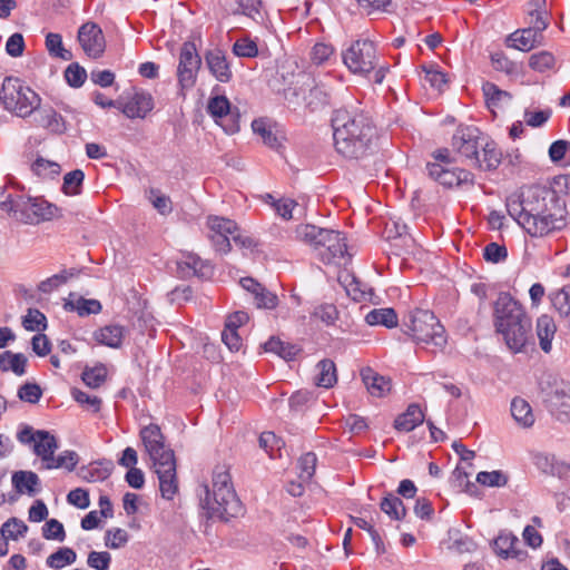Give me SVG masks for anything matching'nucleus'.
<instances>
[{"instance_id":"nucleus-1","label":"nucleus","mask_w":570,"mask_h":570,"mask_svg":"<svg viewBox=\"0 0 570 570\" xmlns=\"http://www.w3.org/2000/svg\"><path fill=\"white\" fill-rule=\"evenodd\" d=\"M508 214L531 237H546L568 225L566 202L546 186L532 185L508 196Z\"/></svg>"},{"instance_id":"nucleus-2","label":"nucleus","mask_w":570,"mask_h":570,"mask_svg":"<svg viewBox=\"0 0 570 570\" xmlns=\"http://www.w3.org/2000/svg\"><path fill=\"white\" fill-rule=\"evenodd\" d=\"M334 146L346 158L365 155L376 135L371 118L363 111L341 108L332 117Z\"/></svg>"},{"instance_id":"nucleus-3","label":"nucleus","mask_w":570,"mask_h":570,"mask_svg":"<svg viewBox=\"0 0 570 570\" xmlns=\"http://www.w3.org/2000/svg\"><path fill=\"white\" fill-rule=\"evenodd\" d=\"M200 505L209 519L228 521L242 514L243 505L234 490L228 465L214 468L210 485L202 487Z\"/></svg>"},{"instance_id":"nucleus-4","label":"nucleus","mask_w":570,"mask_h":570,"mask_svg":"<svg viewBox=\"0 0 570 570\" xmlns=\"http://www.w3.org/2000/svg\"><path fill=\"white\" fill-rule=\"evenodd\" d=\"M494 326L512 353L523 352L531 335V318L523 306L509 294H500L494 303Z\"/></svg>"},{"instance_id":"nucleus-5","label":"nucleus","mask_w":570,"mask_h":570,"mask_svg":"<svg viewBox=\"0 0 570 570\" xmlns=\"http://www.w3.org/2000/svg\"><path fill=\"white\" fill-rule=\"evenodd\" d=\"M140 438L154 463L161 497L166 500H173L178 491L174 451L165 445L164 435L157 424L142 428Z\"/></svg>"},{"instance_id":"nucleus-6","label":"nucleus","mask_w":570,"mask_h":570,"mask_svg":"<svg viewBox=\"0 0 570 570\" xmlns=\"http://www.w3.org/2000/svg\"><path fill=\"white\" fill-rule=\"evenodd\" d=\"M340 56L350 73L361 78H368L373 73L375 83H382L389 71V67L380 63L379 43L363 35L345 42Z\"/></svg>"},{"instance_id":"nucleus-7","label":"nucleus","mask_w":570,"mask_h":570,"mask_svg":"<svg viewBox=\"0 0 570 570\" xmlns=\"http://www.w3.org/2000/svg\"><path fill=\"white\" fill-rule=\"evenodd\" d=\"M295 239L311 246L316 256L325 264L340 265L350 259L346 237L338 230L320 228L315 225H298Z\"/></svg>"},{"instance_id":"nucleus-8","label":"nucleus","mask_w":570,"mask_h":570,"mask_svg":"<svg viewBox=\"0 0 570 570\" xmlns=\"http://www.w3.org/2000/svg\"><path fill=\"white\" fill-rule=\"evenodd\" d=\"M41 101V97L21 79L11 76L3 79L0 102L11 115L22 119L29 118Z\"/></svg>"},{"instance_id":"nucleus-9","label":"nucleus","mask_w":570,"mask_h":570,"mask_svg":"<svg viewBox=\"0 0 570 570\" xmlns=\"http://www.w3.org/2000/svg\"><path fill=\"white\" fill-rule=\"evenodd\" d=\"M404 326L416 343L432 346L433 351L442 350L446 344L445 330L431 311L417 308L410 312Z\"/></svg>"},{"instance_id":"nucleus-10","label":"nucleus","mask_w":570,"mask_h":570,"mask_svg":"<svg viewBox=\"0 0 570 570\" xmlns=\"http://www.w3.org/2000/svg\"><path fill=\"white\" fill-rule=\"evenodd\" d=\"M209 229V239L216 252L227 254L230 250V240L242 247H250L253 240L249 237L240 236L236 223L232 219L220 216H209L207 218Z\"/></svg>"},{"instance_id":"nucleus-11","label":"nucleus","mask_w":570,"mask_h":570,"mask_svg":"<svg viewBox=\"0 0 570 570\" xmlns=\"http://www.w3.org/2000/svg\"><path fill=\"white\" fill-rule=\"evenodd\" d=\"M17 440L21 444L32 446L33 453L41 459L45 469L59 448L55 435L45 430H35L30 425L20 428Z\"/></svg>"},{"instance_id":"nucleus-12","label":"nucleus","mask_w":570,"mask_h":570,"mask_svg":"<svg viewBox=\"0 0 570 570\" xmlns=\"http://www.w3.org/2000/svg\"><path fill=\"white\" fill-rule=\"evenodd\" d=\"M202 58L194 42L183 43L177 67V81L181 91L191 89L197 80Z\"/></svg>"},{"instance_id":"nucleus-13","label":"nucleus","mask_w":570,"mask_h":570,"mask_svg":"<svg viewBox=\"0 0 570 570\" xmlns=\"http://www.w3.org/2000/svg\"><path fill=\"white\" fill-rule=\"evenodd\" d=\"M480 140V130L476 127L460 126L452 137L451 146L462 157L471 161H479Z\"/></svg>"},{"instance_id":"nucleus-14","label":"nucleus","mask_w":570,"mask_h":570,"mask_svg":"<svg viewBox=\"0 0 570 570\" xmlns=\"http://www.w3.org/2000/svg\"><path fill=\"white\" fill-rule=\"evenodd\" d=\"M77 39L89 58L98 59L105 52V36L101 28L95 22L83 23L78 30Z\"/></svg>"},{"instance_id":"nucleus-15","label":"nucleus","mask_w":570,"mask_h":570,"mask_svg":"<svg viewBox=\"0 0 570 570\" xmlns=\"http://www.w3.org/2000/svg\"><path fill=\"white\" fill-rule=\"evenodd\" d=\"M55 206L41 198L22 197V205L17 220L24 224H37L49 220L53 216Z\"/></svg>"},{"instance_id":"nucleus-16","label":"nucleus","mask_w":570,"mask_h":570,"mask_svg":"<svg viewBox=\"0 0 570 570\" xmlns=\"http://www.w3.org/2000/svg\"><path fill=\"white\" fill-rule=\"evenodd\" d=\"M429 176L445 187H459L473 183V174L462 168H445L442 164H428Z\"/></svg>"},{"instance_id":"nucleus-17","label":"nucleus","mask_w":570,"mask_h":570,"mask_svg":"<svg viewBox=\"0 0 570 570\" xmlns=\"http://www.w3.org/2000/svg\"><path fill=\"white\" fill-rule=\"evenodd\" d=\"M33 126L53 135H62L67 130L65 118L50 105H41L35 109Z\"/></svg>"},{"instance_id":"nucleus-18","label":"nucleus","mask_w":570,"mask_h":570,"mask_svg":"<svg viewBox=\"0 0 570 570\" xmlns=\"http://www.w3.org/2000/svg\"><path fill=\"white\" fill-rule=\"evenodd\" d=\"M206 66L216 80L227 83L233 78V71L226 53L220 49L208 50L205 53Z\"/></svg>"},{"instance_id":"nucleus-19","label":"nucleus","mask_w":570,"mask_h":570,"mask_svg":"<svg viewBox=\"0 0 570 570\" xmlns=\"http://www.w3.org/2000/svg\"><path fill=\"white\" fill-rule=\"evenodd\" d=\"M493 550L502 559H522L524 552L520 549V540L512 532L503 530L493 540Z\"/></svg>"},{"instance_id":"nucleus-20","label":"nucleus","mask_w":570,"mask_h":570,"mask_svg":"<svg viewBox=\"0 0 570 570\" xmlns=\"http://www.w3.org/2000/svg\"><path fill=\"white\" fill-rule=\"evenodd\" d=\"M207 111L226 132L234 134L238 130V124L236 121H232L228 125H224L223 122L230 117V102L225 96L217 95L210 97L207 104Z\"/></svg>"},{"instance_id":"nucleus-21","label":"nucleus","mask_w":570,"mask_h":570,"mask_svg":"<svg viewBox=\"0 0 570 570\" xmlns=\"http://www.w3.org/2000/svg\"><path fill=\"white\" fill-rule=\"evenodd\" d=\"M154 108V99L150 94L141 91L134 96L122 106V114L130 118L144 119Z\"/></svg>"},{"instance_id":"nucleus-22","label":"nucleus","mask_w":570,"mask_h":570,"mask_svg":"<svg viewBox=\"0 0 570 570\" xmlns=\"http://www.w3.org/2000/svg\"><path fill=\"white\" fill-rule=\"evenodd\" d=\"M362 381L365 384L368 393L375 397H384L391 392V380L380 375L371 367L361 371Z\"/></svg>"},{"instance_id":"nucleus-23","label":"nucleus","mask_w":570,"mask_h":570,"mask_svg":"<svg viewBox=\"0 0 570 570\" xmlns=\"http://www.w3.org/2000/svg\"><path fill=\"white\" fill-rule=\"evenodd\" d=\"M126 335L124 326L117 324H109L98 328L94 333L95 341L111 348H119Z\"/></svg>"},{"instance_id":"nucleus-24","label":"nucleus","mask_w":570,"mask_h":570,"mask_svg":"<svg viewBox=\"0 0 570 570\" xmlns=\"http://www.w3.org/2000/svg\"><path fill=\"white\" fill-rule=\"evenodd\" d=\"M532 463L538 470L550 475H563L570 471V465L556 461L553 455L534 452L531 454Z\"/></svg>"},{"instance_id":"nucleus-25","label":"nucleus","mask_w":570,"mask_h":570,"mask_svg":"<svg viewBox=\"0 0 570 570\" xmlns=\"http://www.w3.org/2000/svg\"><path fill=\"white\" fill-rule=\"evenodd\" d=\"M425 415L419 404H410L394 421L397 431L411 432L424 422Z\"/></svg>"},{"instance_id":"nucleus-26","label":"nucleus","mask_w":570,"mask_h":570,"mask_svg":"<svg viewBox=\"0 0 570 570\" xmlns=\"http://www.w3.org/2000/svg\"><path fill=\"white\" fill-rule=\"evenodd\" d=\"M556 332L557 325L551 316L543 314L537 320V336L540 347L544 353H549L552 350Z\"/></svg>"},{"instance_id":"nucleus-27","label":"nucleus","mask_w":570,"mask_h":570,"mask_svg":"<svg viewBox=\"0 0 570 570\" xmlns=\"http://www.w3.org/2000/svg\"><path fill=\"white\" fill-rule=\"evenodd\" d=\"M482 91L485 104L493 114H495L498 109H502L507 106L512 98L508 91L501 90L497 85L489 81L483 83Z\"/></svg>"},{"instance_id":"nucleus-28","label":"nucleus","mask_w":570,"mask_h":570,"mask_svg":"<svg viewBox=\"0 0 570 570\" xmlns=\"http://www.w3.org/2000/svg\"><path fill=\"white\" fill-rule=\"evenodd\" d=\"M73 294L65 302V309L69 312H77L81 317L90 314H98L102 309V305L98 299L77 297L72 299Z\"/></svg>"},{"instance_id":"nucleus-29","label":"nucleus","mask_w":570,"mask_h":570,"mask_svg":"<svg viewBox=\"0 0 570 570\" xmlns=\"http://www.w3.org/2000/svg\"><path fill=\"white\" fill-rule=\"evenodd\" d=\"M482 157L479 156V161H472L480 169L494 170L499 167L502 160V153L494 141L481 142Z\"/></svg>"},{"instance_id":"nucleus-30","label":"nucleus","mask_w":570,"mask_h":570,"mask_svg":"<svg viewBox=\"0 0 570 570\" xmlns=\"http://www.w3.org/2000/svg\"><path fill=\"white\" fill-rule=\"evenodd\" d=\"M12 485L18 493L33 495L39 491V476L32 471H18L12 474Z\"/></svg>"},{"instance_id":"nucleus-31","label":"nucleus","mask_w":570,"mask_h":570,"mask_svg":"<svg viewBox=\"0 0 570 570\" xmlns=\"http://www.w3.org/2000/svg\"><path fill=\"white\" fill-rule=\"evenodd\" d=\"M309 58L317 67L328 66L336 61V49L332 43L316 42L311 49Z\"/></svg>"},{"instance_id":"nucleus-32","label":"nucleus","mask_w":570,"mask_h":570,"mask_svg":"<svg viewBox=\"0 0 570 570\" xmlns=\"http://www.w3.org/2000/svg\"><path fill=\"white\" fill-rule=\"evenodd\" d=\"M511 415L522 428H530L534 423V414L530 404L521 397H514L511 402Z\"/></svg>"},{"instance_id":"nucleus-33","label":"nucleus","mask_w":570,"mask_h":570,"mask_svg":"<svg viewBox=\"0 0 570 570\" xmlns=\"http://www.w3.org/2000/svg\"><path fill=\"white\" fill-rule=\"evenodd\" d=\"M315 384L321 387L330 389L337 382L336 366L332 360L325 358L316 365Z\"/></svg>"},{"instance_id":"nucleus-34","label":"nucleus","mask_w":570,"mask_h":570,"mask_svg":"<svg viewBox=\"0 0 570 570\" xmlns=\"http://www.w3.org/2000/svg\"><path fill=\"white\" fill-rule=\"evenodd\" d=\"M340 282L345 287L347 295L356 302L364 301L368 294V287L352 274L338 276Z\"/></svg>"},{"instance_id":"nucleus-35","label":"nucleus","mask_w":570,"mask_h":570,"mask_svg":"<svg viewBox=\"0 0 570 570\" xmlns=\"http://www.w3.org/2000/svg\"><path fill=\"white\" fill-rule=\"evenodd\" d=\"M27 357L21 353L6 351L0 354V370L2 372L11 371L21 376L26 373Z\"/></svg>"},{"instance_id":"nucleus-36","label":"nucleus","mask_w":570,"mask_h":570,"mask_svg":"<svg viewBox=\"0 0 570 570\" xmlns=\"http://www.w3.org/2000/svg\"><path fill=\"white\" fill-rule=\"evenodd\" d=\"M21 194H14L7 187H0V210L17 219L22 205Z\"/></svg>"},{"instance_id":"nucleus-37","label":"nucleus","mask_w":570,"mask_h":570,"mask_svg":"<svg viewBox=\"0 0 570 570\" xmlns=\"http://www.w3.org/2000/svg\"><path fill=\"white\" fill-rule=\"evenodd\" d=\"M264 350L266 352L274 353L286 361L294 360L301 351L297 345L283 342L277 337H271L264 344Z\"/></svg>"},{"instance_id":"nucleus-38","label":"nucleus","mask_w":570,"mask_h":570,"mask_svg":"<svg viewBox=\"0 0 570 570\" xmlns=\"http://www.w3.org/2000/svg\"><path fill=\"white\" fill-rule=\"evenodd\" d=\"M365 321L370 325H383L392 328L397 325V315L393 308H375L366 314Z\"/></svg>"},{"instance_id":"nucleus-39","label":"nucleus","mask_w":570,"mask_h":570,"mask_svg":"<svg viewBox=\"0 0 570 570\" xmlns=\"http://www.w3.org/2000/svg\"><path fill=\"white\" fill-rule=\"evenodd\" d=\"M539 36V32L531 29L530 27L522 30H517L510 35V40L512 41V47L521 50L529 51L535 47Z\"/></svg>"},{"instance_id":"nucleus-40","label":"nucleus","mask_w":570,"mask_h":570,"mask_svg":"<svg viewBox=\"0 0 570 570\" xmlns=\"http://www.w3.org/2000/svg\"><path fill=\"white\" fill-rule=\"evenodd\" d=\"M252 129L269 148L276 149L281 146V142L276 134L273 131L271 124L265 118L253 120Z\"/></svg>"},{"instance_id":"nucleus-41","label":"nucleus","mask_w":570,"mask_h":570,"mask_svg":"<svg viewBox=\"0 0 570 570\" xmlns=\"http://www.w3.org/2000/svg\"><path fill=\"white\" fill-rule=\"evenodd\" d=\"M46 49L48 53L53 57L65 61H69L72 59L71 51L67 50L63 47L62 37L60 33L48 32L46 35L45 40Z\"/></svg>"},{"instance_id":"nucleus-42","label":"nucleus","mask_w":570,"mask_h":570,"mask_svg":"<svg viewBox=\"0 0 570 570\" xmlns=\"http://www.w3.org/2000/svg\"><path fill=\"white\" fill-rule=\"evenodd\" d=\"M380 507L384 513L394 520H402L406 514V509L402 500L394 494L384 497Z\"/></svg>"},{"instance_id":"nucleus-43","label":"nucleus","mask_w":570,"mask_h":570,"mask_svg":"<svg viewBox=\"0 0 570 570\" xmlns=\"http://www.w3.org/2000/svg\"><path fill=\"white\" fill-rule=\"evenodd\" d=\"M77 559L76 552L71 548H59L56 552L51 553L47 560L46 564L49 568H55L59 570L66 566L72 564Z\"/></svg>"},{"instance_id":"nucleus-44","label":"nucleus","mask_w":570,"mask_h":570,"mask_svg":"<svg viewBox=\"0 0 570 570\" xmlns=\"http://www.w3.org/2000/svg\"><path fill=\"white\" fill-rule=\"evenodd\" d=\"M27 531V524L17 518H10L0 529V533L6 541L18 540L20 537H23Z\"/></svg>"},{"instance_id":"nucleus-45","label":"nucleus","mask_w":570,"mask_h":570,"mask_svg":"<svg viewBox=\"0 0 570 570\" xmlns=\"http://www.w3.org/2000/svg\"><path fill=\"white\" fill-rule=\"evenodd\" d=\"M85 174L81 169H75L67 173L63 177L62 191L69 196H76L81 193Z\"/></svg>"},{"instance_id":"nucleus-46","label":"nucleus","mask_w":570,"mask_h":570,"mask_svg":"<svg viewBox=\"0 0 570 570\" xmlns=\"http://www.w3.org/2000/svg\"><path fill=\"white\" fill-rule=\"evenodd\" d=\"M71 395L73 400L85 410L97 413L101 409V399L97 395L89 394L79 389H72Z\"/></svg>"},{"instance_id":"nucleus-47","label":"nucleus","mask_w":570,"mask_h":570,"mask_svg":"<svg viewBox=\"0 0 570 570\" xmlns=\"http://www.w3.org/2000/svg\"><path fill=\"white\" fill-rule=\"evenodd\" d=\"M265 202L271 204L276 214L286 220L293 217V209L297 205L296 202L291 198H281L276 200L271 194H266Z\"/></svg>"},{"instance_id":"nucleus-48","label":"nucleus","mask_w":570,"mask_h":570,"mask_svg":"<svg viewBox=\"0 0 570 570\" xmlns=\"http://www.w3.org/2000/svg\"><path fill=\"white\" fill-rule=\"evenodd\" d=\"M556 58L549 51H540L530 56L529 66L538 72H546L554 68Z\"/></svg>"},{"instance_id":"nucleus-49","label":"nucleus","mask_w":570,"mask_h":570,"mask_svg":"<svg viewBox=\"0 0 570 570\" xmlns=\"http://www.w3.org/2000/svg\"><path fill=\"white\" fill-rule=\"evenodd\" d=\"M73 275L75 273L72 271L63 269L60 273L55 274L46 278L45 281L40 282V284L38 285V289L41 293L49 294L55 289L59 288L60 286H62L63 284H66L68 279Z\"/></svg>"},{"instance_id":"nucleus-50","label":"nucleus","mask_w":570,"mask_h":570,"mask_svg":"<svg viewBox=\"0 0 570 570\" xmlns=\"http://www.w3.org/2000/svg\"><path fill=\"white\" fill-rule=\"evenodd\" d=\"M423 81L428 82L433 89L441 91L446 83L445 73L435 65L422 66Z\"/></svg>"},{"instance_id":"nucleus-51","label":"nucleus","mask_w":570,"mask_h":570,"mask_svg":"<svg viewBox=\"0 0 570 570\" xmlns=\"http://www.w3.org/2000/svg\"><path fill=\"white\" fill-rule=\"evenodd\" d=\"M78 463V454L75 451H65L58 456H52L50 462L47 464V470L63 468L68 471H72Z\"/></svg>"},{"instance_id":"nucleus-52","label":"nucleus","mask_w":570,"mask_h":570,"mask_svg":"<svg viewBox=\"0 0 570 570\" xmlns=\"http://www.w3.org/2000/svg\"><path fill=\"white\" fill-rule=\"evenodd\" d=\"M106 376L107 370L104 365L86 368L82 372L83 383L92 389L99 387L106 381Z\"/></svg>"},{"instance_id":"nucleus-53","label":"nucleus","mask_w":570,"mask_h":570,"mask_svg":"<svg viewBox=\"0 0 570 570\" xmlns=\"http://www.w3.org/2000/svg\"><path fill=\"white\" fill-rule=\"evenodd\" d=\"M238 8L234 13H242L255 21L262 20V0H237Z\"/></svg>"},{"instance_id":"nucleus-54","label":"nucleus","mask_w":570,"mask_h":570,"mask_svg":"<svg viewBox=\"0 0 570 570\" xmlns=\"http://www.w3.org/2000/svg\"><path fill=\"white\" fill-rule=\"evenodd\" d=\"M284 445V442L274 432H263L259 436V446L266 451L271 458H275L277 451Z\"/></svg>"},{"instance_id":"nucleus-55","label":"nucleus","mask_w":570,"mask_h":570,"mask_svg":"<svg viewBox=\"0 0 570 570\" xmlns=\"http://www.w3.org/2000/svg\"><path fill=\"white\" fill-rule=\"evenodd\" d=\"M148 199L157 212L161 215H168L173 210L171 200L159 189L151 188L148 193Z\"/></svg>"},{"instance_id":"nucleus-56","label":"nucleus","mask_w":570,"mask_h":570,"mask_svg":"<svg viewBox=\"0 0 570 570\" xmlns=\"http://www.w3.org/2000/svg\"><path fill=\"white\" fill-rule=\"evenodd\" d=\"M317 458L314 453L307 452L298 460L299 479L302 481H309L315 473Z\"/></svg>"},{"instance_id":"nucleus-57","label":"nucleus","mask_w":570,"mask_h":570,"mask_svg":"<svg viewBox=\"0 0 570 570\" xmlns=\"http://www.w3.org/2000/svg\"><path fill=\"white\" fill-rule=\"evenodd\" d=\"M233 52L237 57L254 58L258 55V47L249 38H240L233 45Z\"/></svg>"},{"instance_id":"nucleus-58","label":"nucleus","mask_w":570,"mask_h":570,"mask_svg":"<svg viewBox=\"0 0 570 570\" xmlns=\"http://www.w3.org/2000/svg\"><path fill=\"white\" fill-rule=\"evenodd\" d=\"M65 78L71 87L79 88L85 83L87 79V72L83 67L77 62H73L67 67L65 71Z\"/></svg>"},{"instance_id":"nucleus-59","label":"nucleus","mask_w":570,"mask_h":570,"mask_svg":"<svg viewBox=\"0 0 570 570\" xmlns=\"http://www.w3.org/2000/svg\"><path fill=\"white\" fill-rule=\"evenodd\" d=\"M476 481L487 487H504L508 483V475L502 471H482L476 475Z\"/></svg>"},{"instance_id":"nucleus-60","label":"nucleus","mask_w":570,"mask_h":570,"mask_svg":"<svg viewBox=\"0 0 570 570\" xmlns=\"http://www.w3.org/2000/svg\"><path fill=\"white\" fill-rule=\"evenodd\" d=\"M42 535L47 540H57L62 542L66 539L63 524L57 519L48 520L42 527Z\"/></svg>"},{"instance_id":"nucleus-61","label":"nucleus","mask_w":570,"mask_h":570,"mask_svg":"<svg viewBox=\"0 0 570 570\" xmlns=\"http://www.w3.org/2000/svg\"><path fill=\"white\" fill-rule=\"evenodd\" d=\"M128 532L121 528H112L107 530L105 535V544L110 549H118L128 542Z\"/></svg>"},{"instance_id":"nucleus-62","label":"nucleus","mask_w":570,"mask_h":570,"mask_svg":"<svg viewBox=\"0 0 570 570\" xmlns=\"http://www.w3.org/2000/svg\"><path fill=\"white\" fill-rule=\"evenodd\" d=\"M313 316L330 326L337 321L338 311L333 304H322L314 309Z\"/></svg>"},{"instance_id":"nucleus-63","label":"nucleus","mask_w":570,"mask_h":570,"mask_svg":"<svg viewBox=\"0 0 570 570\" xmlns=\"http://www.w3.org/2000/svg\"><path fill=\"white\" fill-rule=\"evenodd\" d=\"M22 325L27 331L45 330L46 316L39 309L30 308L23 317Z\"/></svg>"},{"instance_id":"nucleus-64","label":"nucleus","mask_w":570,"mask_h":570,"mask_svg":"<svg viewBox=\"0 0 570 570\" xmlns=\"http://www.w3.org/2000/svg\"><path fill=\"white\" fill-rule=\"evenodd\" d=\"M551 303L561 316L570 315V294L564 288L551 294Z\"/></svg>"}]
</instances>
